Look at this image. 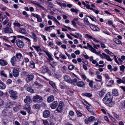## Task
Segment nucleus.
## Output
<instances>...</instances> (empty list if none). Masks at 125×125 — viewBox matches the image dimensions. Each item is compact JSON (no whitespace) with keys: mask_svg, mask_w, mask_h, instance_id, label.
Wrapping results in <instances>:
<instances>
[{"mask_svg":"<svg viewBox=\"0 0 125 125\" xmlns=\"http://www.w3.org/2000/svg\"><path fill=\"white\" fill-rule=\"evenodd\" d=\"M111 95L109 92L108 93L103 99V102L107 106L112 107L114 104V103L112 102Z\"/></svg>","mask_w":125,"mask_h":125,"instance_id":"obj_1","label":"nucleus"},{"mask_svg":"<svg viewBox=\"0 0 125 125\" xmlns=\"http://www.w3.org/2000/svg\"><path fill=\"white\" fill-rule=\"evenodd\" d=\"M11 24L10 22H8L6 25V27L4 28L3 31L5 33H10L12 32V30L11 28Z\"/></svg>","mask_w":125,"mask_h":125,"instance_id":"obj_2","label":"nucleus"},{"mask_svg":"<svg viewBox=\"0 0 125 125\" xmlns=\"http://www.w3.org/2000/svg\"><path fill=\"white\" fill-rule=\"evenodd\" d=\"M42 100L43 99L42 97L38 95H36L34 97L33 101L35 102L39 103L41 102Z\"/></svg>","mask_w":125,"mask_h":125,"instance_id":"obj_3","label":"nucleus"},{"mask_svg":"<svg viewBox=\"0 0 125 125\" xmlns=\"http://www.w3.org/2000/svg\"><path fill=\"white\" fill-rule=\"evenodd\" d=\"M15 43L18 47L21 48H23L24 43L22 41L19 39H18L16 41Z\"/></svg>","mask_w":125,"mask_h":125,"instance_id":"obj_4","label":"nucleus"},{"mask_svg":"<svg viewBox=\"0 0 125 125\" xmlns=\"http://www.w3.org/2000/svg\"><path fill=\"white\" fill-rule=\"evenodd\" d=\"M10 61L12 66H15L17 62V59L16 57L15 56H13L11 58Z\"/></svg>","mask_w":125,"mask_h":125,"instance_id":"obj_5","label":"nucleus"},{"mask_svg":"<svg viewBox=\"0 0 125 125\" xmlns=\"http://www.w3.org/2000/svg\"><path fill=\"white\" fill-rule=\"evenodd\" d=\"M50 112L48 110L44 111L43 113V115L44 118H46L49 117L50 115Z\"/></svg>","mask_w":125,"mask_h":125,"instance_id":"obj_6","label":"nucleus"},{"mask_svg":"<svg viewBox=\"0 0 125 125\" xmlns=\"http://www.w3.org/2000/svg\"><path fill=\"white\" fill-rule=\"evenodd\" d=\"M105 93V91L103 89L100 91H99L97 92V96L98 97L100 98H101L103 97Z\"/></svg>","mask_w":125,"mask_h":125,"instance_id":"obj_7","label":"nucleus"},{"mask_svg":"<svg viewBox=\"0 0 125 125\" xmlns=\"http://www.w3.org/2000/svg\"><path fill=\"white\" fill-rule=\"evenodd\" d=\"M16 58L20 61H22L23 59V56L22 54L20 52H17L15 56Z\"/></svg>","mask_w":125,"mask_h":125,"instance_id":"obj_8","label":"nucleus"},{"mask_svg":"<svg viewBox=\"0 0 125 125\" xmlns=\"http://www.w3.org/2000/svg\"><path fill=\"white\" fill-rule=\"evenodd\" d=\"M13 74L14 77H17L19 75V71L16 69H13Z\"/></svg>","mask_w":125,"mask_h":125,"instance_id":"obj_9","label":"nucleus"},{"mask_svg":"<svg viewBox=\"0 0 125 125\" xmlns=\"http://www.w3.org/2000/svg\"><path fill=\"white\" fill-rule=\"evenodd\" d=\"M89 26L94 31H99L100 30L99 28L95 25L91 24H90Z\"/></svg>","mask_w":125,"mask_h":125,"instance_id":"obj_10","label":"nucleus"},{"mask_svg":"<svg viewBox=\"0 0 125 125\" xmlns=\"http://www.w3.org/2000/svg\"><path fill=\"white\" fill-rule=\"evenodd\" d=\"M31 98L29 96H26V98L24 100V102L28 104H30L31 102Z\"/></svg>","mask_w":125,"mask_h":125,"instance_id":"obj_11","label":"nucleus"},{"mask_svg":"<svg viewBox=\"0 0 125 125\" xmlns=\"http://www.w3.org/2000/svg\"><path fill=\"white\" fill-rule=\"evenodd\" d=\"M58 105V103L57 101H54L50 105V107L52 109L56 108Z\"/></svg>","mask_w":125,"mask_h":125,"instance_id":"obj_12","label":"nucleus"},{"mask_svg":"<svg viewBox=\"0 0 125 125\" xmlns=\"http://www.w3.org/2000/svg\"><path fill=\"white\" fill-rule=\"evenodd\" d=\"M63 107V104L60 103L59 104L58 107L56 109V111L59 113H61Z\"/></svg>","mask_w":125,"mask_h":125,"instance_id":"obj_13","label":"nucleus"},{"mask_svg":"<svg viewBox=\"0 0 125 125\" xmlns=\"http://www.w3.org/2000/svg\"><path fill=\"white\" fill-rule=\"evenodd\" d=\"M31 2L33 4L36 5L39 8H41L42 9L44 10V8L41 5H40L39 3H38V2H37L36 1L31 0Z\"/></svg>","mask_w":125,"mask_h":125,"instance_id":"obj_14","label":"nucleus"},{"mask_svg":"<svg viewBox=\"0 0 125 125\" xmlns=\"http://www.w3.org/2000/svg\"><path fill=\"white\" fill-rule=\"evenodd\" d=\"M31 2L33 4L36 5L39 8H41L42 9L44 10V8L41 5H40L39 3H38V2H37L36 1L31 0Z\"/></svg>","mask_w":125,"mask_h":125,"instance_id":"obj_15","label":"nucleus"},{"mask_svg":"<svg viewBox=\"0 0 125 125\" xmlns=\"http://www.w3.org/2000/svg\"><path fill=\"white\" fill-rule=\"evenodd\" d=\"M64 78L66 81L68 83H70L71 82V79L70 77L68 75H64Z\"/></svg>","mask_w":125,"mask_h":125,"instance_id":"obj_16","label":"nucleus"},{"mask_svg":"<svg viewBox=\"0 0 125 125\" xmlns=\"http://www.w3.org/2000/svg\"><path fill=\"white\" fill-rule=\"evenodd\" d=\"M32 36L31 38L33 39L34 42H36L37 41V37L36 34L34 32H31Z\"/></svg>","mask_w":125,"mask_h":125,"instance_id":"obj_17","label":"nucleus"},{"mask_svg":"<svg viewBox=\"0 0 125 125\" xmlns=\"http://www.w3.org/2000/svg\"><path fill=\"white\" fill-rule=\"evenodd\" d=\"M119 106L122 109H125V100L122 101L120 102Z\"/></svg>","mask_w":125,"mask_h":125,"instance_id":"obj_18","label":"nucleus"},{"mask_svg":"<svg viewBox=\"0 0 125 125\" xmlns=\"http://www.w3.org/2000/svg\"><path fill=\"white\" fill-rule=\"evenodd\" d=\"M76 84L79 87H83L85 86V84L84 82L82 81H80L76 83Z\"/></svg>","mask_w":125,"mask_h":125,"instance_id":"obj_19","label":"nucleus"},{"mask_svg":"<svg viewBox=\"0 0 125 125\" xmlns=\"http://www.w3.org/2000/svg\"><path fill=\"white\" fill-rule=\"evenodd\" d=\"M7 62L5 60L2 59L0 60V64L2 66H5L7 64Z\"/></svg>","mask_w":125,"mask_h":125,"instance_id":"obj_20","label":"nucleus"},{"mask_svg":"<svg viewBox=\"0 0 125 125\" xmlns=\"http://www.w3.org/2000/svg\"><path fill=\"white\" fill-rule=\"evenodd\" d=\"M19 32L23 34H26L27 33L26 30L23 28H19Z\"/></svg>","mask_w":125,"mask_h":125,"instance_id":"obj_21","label":"nucleus"},{"mask_svg":"<svg viewBox=\"0 0 125 125\" xmlns=\"http://www.w3.org/2000/svg\"><path fill=\"white\" fill-rule=\"evenodd\" d=\"M54 99V96L53 95L50 96L47 98V101L49 103H50L53 101Z\"/></svg>","mask_w":125,"mask_h":125,"instance_id":"obj_22","label":"nucleus"},{"mask_svg":"<svg viewBox=\"0 0 125 125\" xmlns=\"http://www.w3.org/2000/svg\"><path fill=\"white\" fill-rule=\"evenodd\" d=\"M79 19L78 18H75L72 21V23L74 26L75 27L76 26V21H77Z\"/></svg>","mask_w":125,"mask_h":125,"instance_id":"obj_23","label":"nucleus"},{"mask_svg":"<svg viewBox=\"0 0 125 125\" xmlns=\"http://www.w3.org/2000/svg\"><path fill=\"white\" fill-rule=\"evenodd\" d=\"M83 22L86 25H89V26L90 24H91L89 21L88 19L86 17H85L83 19Z\"/></svg>","mask_w":125,"mask_h":125,"instance_id":"obj_24","label":"nucleus"},{"mask_svg":"<svg viewBox=\"0 0 125 125\" xmlns=\"http://www.w3.org/2000/svg\"><path fill=\"white\" fill-rule=\"evenodd\" d=\"M13 24L14 27H17L18 28H20L21 26H22L21 24L16 21L14 22L13 23Z\"/></svg>","mask_w":125,"mask_h":125,"instance_id":"obj_25","label":"nucleus"},{"mask_svg":"<svg viewBox=\"0 0 125 125\" xmlns=\"http://www.w3.org/2000/svg\"><path fill=\"white\" fill-rule=\"evenodd\" d=\"M58 64V63L55 62H52V64H50V65L52 66V67L54 68V69L53 71V72H55V66H56Z\"/></svg>","mask_w":125,"mask_h":125,"instance_id":"obj_26","label":"nucleus"},{"mask_svg":"<svg viewBox=\"0 0 125 125\" xmlns=\"http://www.w3.org/2000/svg\"><path fill=\"white\" fill-rule=\"evenodd\" d=\"M112 93L113 95L115 96H117L118 95V91L116 89H115L112 90Z\"/></svg>","mask_w":125,"mask_h":125,"instance_id":"obj_27","label":"nucleus"},{"mask_svg":"<svg viewBox=\"0 0 125 125\" xmlns=\"http://www.w3.org/2000/svg\"><path fill=\"white\" fill-rule=\"evenodd\" d=\"M46 55L48 56L50 59L51 60H53V59L52 57V55L51 54L48 52L45 51Z\"/></svg>","mask_w":125,"mask_h":125,"instance_id":"obj_28","label":"nucleus"},{"mask_svg":"<svg viewBox=\"0 0 125 125\" xmlns=\"http://www.w3.org/2000/svg\"><path fill=\"white\" fill-rule=\"evenodd\" d=\"M104 58L106 59L108 61L110 62L112 61V59H111L110 56L109 55L106 54V55H105L104 56Z\"/></svg>","mask_w":125,"mask_h":125,"instance_id":"obj_29","label":"nucleus"},{"mask_svg":"<svg viewBox=\"0 0 125 125\" xmlns=\"http://www.w3.org/2000/svg\"><path fill=\"white\" fill-rule=\"evenodd\" d=\"M30 64L28 66H29L31 68H35V63L32 61H31L30 62Z\"/></svg>","mask_w":125,"mask_h":125,"instance_id":"obj_30","label":"nucleus"},{"mask_svg":"<svg viewBox=\"0 0 125 125\" xmlns=\"http://www.w3.org/2000/svg\"><path fill=\"white\" fill-rule=\"evenodd\" d=\"M47 3L48 4L47 8L48 10H50V9L49 8V7L51 8H52L54 6V5L52 2H48Z\"/></svg>","mask_w":125,"mask_h":125,"instance_id":"obj_31","label":"nucleus"},{"mask_svg":"<svg viewBox=\"0 0 125 125\" xmlns=\"http://www.w3.org/2000/svg\"><path fill=\"white\" fill-rule=\"evenodd\" d=\"M32 47L34 48L35 50L38 52H39V50H42L40 48V46H35L33 45L32 46Z\"/></svg>","mask_w":125,"mask_h":125,"instance_id":"obj_32","label":"nucleus"},{"mask_svg":"<svg viewBox=\"0 0 125 125\" xmlns=\"http://www.w3.org/2000/svg\"><path fill=\"white\" fill-rule=\"evenodd\" d=\"M34 75L32 73L30 75H29L27 77L29 80L28 81L32 80L34 78Z\"/></svg>","mask_w":125,"mask_h":125,"instance_id":"obj_33","label":"nucleus"},{"mask_svg":"<svg viewBox=\"0 0 125 125\" xmlns=\"http://www.w3.org/2000/svg\"><path fill=\"white\" fill-rule=\"evenodd\" d=\"M49 69L48 67H44L42 70V72L43 73H44L48 71H49Z\"/></svg>","mask_w":125,"mask_h":125,"instance_id":"obj_34","label":"nucleus"},{"mask_svg":"<svg viewBox=\"0 0 125 125\" xmlns=\"http://www.w3.org/2000/svg\"><path fill=\"white\" fill-rule=\"evenodd\" d=\"M9 93L11 95H16L17 92L15 91L12 90H10L9 91Z\"/></svg>","mask_w":125,"mask_h":125,"instance_id":"obj_35","label":"nucleus"},{"mask_svg":"<svg viewBox=\"0 0 125 125\" xmlns=\"http://www.w3.org/2000/svg\"><path fill=\"white\" fill-rule=\"evenodd\" d=\"M49 83L53 88L55 89L56 88V87L55 86V84L53 82L51 81H50L49 82Z\"/></svg>","mask_w":125,"mask_h":125,"instance_id":"obj_36","label":"nucleus"},{"mask_svg":"<svg viewBox=\"0 0 125 125\" xmlns=\"http://www.w3.org/2000/svg\"><path fill=\"white\" fill-rule=\"evenodd\" d=\"M84 95L89 97H92V95L91 94L89 93H83Z\"/></svg>","mask_w":125,"mask_h":125,"instance_id":"obj_37","label":"nucleus"},{"mask_svg":"<svg viewBox=\"0 0 125 125\" xmlns=\"http://www.w3.org/2000/svg\"><path fill=\"white\" fill-rule=\"evenodd\" d=\"M87 16L92 21H94L95 22H96L97 20L92 15H91L90 16Z\"/></svg>","mask_w":125,"mask_h":125,"instance_id":"obj_38","label":"nucleus"},{"mask_svg":"<svg viewBox=\"0 0 125 125\" xmlns=\"http://www.w3.org/2000/svg\"><path fill=\"white\" fill-rule=\"evenodd\" d=\"M6 87L5 84L2 82L0 84V89H4Z\"/></svg>","mask_w":125,"mask_h":125,"instance_id":"obj_39","label":"nucleus"},{"mask_svg":"<svg viewBox=\"0 0 125 125\" xmlns=\"http://www.w3.org/2000/svg\"><path fill=\"white\" fill-rule=\"evenodd\" d=\"M90 50L91 52L96 54H97L98 55L99 54V53L97 52L96 50L93 48L92 47L91 48Z\"/></svg>","mask_w":125,"mask_h":125,"instance_id":"obj_40","label":"nucleus"},{"mask_svg":"<svg viewBox=\"0 0 125 125\" xmlns=\"http://www.w3.org/2000/svg\"><path fill=\"white\" fill-rule=\"evenodd\" d=\"M33 108L34 109H38L40 108V106L38 104H35L33 106Z\"/></svg>","mask_w":125,"mask_h":125,"instance_id":"obj_41","label":"nucleus"},{"mask_svg":"<svg viewBox=\"0 0 125 125\" xmlns=\"http://www.w3.org/2000/svg\"><path fill=\"white\" fill-rule=\"evenodd\" d=\"M105 52L108 54L112 56H114V54L111 52L110 51L106 49L105 50Z\"/></svg>","mask_w":125,"mask_h":125,"instance_id":"obj_42","label":"nucleus"},{"mask_svg":"<svg viewBox=\"0 0 125 125\" xmlns=\"http://www.w3.org/2000/svg\"><path fill=\"white\" fill-rule=\"evenodd\" d=\"M10 97L11 99L13 100H15L17 99L18 98L17 96L16 95H11L10 96Z\"/></svg>","mask_w":125,"mask_h":125,"instance_id":"obj_43","label":"nucleus"},{"mask_svg":"<svg viewBox=\"0 0 125 125\" xmlns=\"http://www.w3.org/2000/svg\"><path fill=\"white\" fill-rule=\"evenodd\" d=\"M74 66L72 64H71L68 66V69L70 70H72L74 69Z\"/></svg>","mask_w":125,"mask_h":125,"instance_id":"obj_44","label":"nucleus"},{"mask_svg":"<svg viewBox=\"0 0 125 125\" xmlns=\"http://www.w3.org/2000/svg\"><path fill=\"white\" fill-rule=\"evenodd\" d=\"M82 103L84 104L87 107H89L90 105L88 103V102L85 101H83Z\"/></svg>","mask_w":125,"mask_h":125,"instance_id":"obj_45","label":"nucleus"},{"mask_svg":"<svg viewBox=\"0 0 125 125\" xmlns=\"http://www.w3.org/2000/svg\"><path fill=\"white\" fill-rule=\"evenodd\" d=\"M27 91L31 93H33L34 92V90L30 87L27 88Z\"/></svg>","mask_w":125,"mask_h":125,"instance_id":"obj_46","label":"nucleus"},{"mask_svg":"<svg viewBox=\"0 0 125 125\" xmlns=\"http://www.w3.org/2000/svg\"><path fill=\"white\" fill-rule=\"evenodd\" d=\"M116 78L118 79L116 80V82L117 83L119 84H120L121 83H123V79L122 80L121 79L118 77H117Z\"/></svg>","mask_w":125,"mask_h":125,"instance_id":"obj_47","label":"nucleus"},{"mask_svg":"<svg viewBox=\"0 0 125 125\" xmlns=\"http://www.w3.org/2000/svg\"><path fill=\"white\" fill-rule=\"evenodd\" d=\"M76 112L77 115L78 117H80L82 116V114L79 112L78 111L76 110Z\"/></svg>","mask_w":125,"mask_h":125,"instance_id":"obj_48","label":"nucleus"},{"mask_svg":"<svg viewBox=\"0 0 125 125\" xmlns=\"http://www.w3.org/2000/svg\"><path fill=\"white\" fill-rule=\"evenodd\" d=\"M90 121L91 122L93 121L95 119V117L93 116H91L88 118Z\"/></svg>","mask_w":125,"mask_h":125,"instance_id":"obj_49","label":"nucleus"},{"mask_svg":"<svg viewBox=\"0 0 125 125\" xmlns=\"http://www.w3.org/2000/svg\"><path fill=\"white\" fill-rule=\"evenodd\" d=\"M28 104H27L25 105V107H24V108L26 110H27V111L31 108L30 106Z\"/></svg>","mask_w":125,"mask_h":125,"instance_id":"obj_50","label":"nucleus"},{"mask_svg":"<svg viewBox=\"0 0 125 125\" xmlns=\"http://www.w3.org/2000/svg\"><path fill=\"white\" fill-rule=\"evenodd\" d=\"M37 18V21L38 22H42V19L40 17V15Z\"/></svg>","mask_w":125,"mask_h":125,"instance_id":"obj_51","label":"nucleus"},{"mask_svg":"<svg viewBox=\"0 0 125 125\" xmlns=\"http://www.w3.org/2000/svg\"><path fill=\"white\" fill-rule=\"evenodd\" d=\"M23 38H24V39L26 40H27V41L28 42H29L28 43V44H31V40L29 39L27 37H24V36H22Z\"/></svg>","mask_w":125,"mask_h":125,"instance_id":"obj_52","label":"nucleus"},{"mask_svg":"<svg viewBox=\"0 0 125 125\" xmlns=\"http://www.w3.org/2000/svg\"><path fill=\"white\" fill-rule=\"evenodd\" d=\"M110 118L111 119V120L113 121L115 123H116L117 122V121L114 118H113L112 116L110 115H109Z\"/></svg>","mask_w":125,"mask_h":125,"instance_id":"obj_53","label":"nucleus"},{"mask_svg":"<svg viewBox=\"0 0 125 125\" xmlns=\"http://www.w3.org/2000/svg\"><path fill=\"white\" fill-rule=\"evenodd\" d=\"M70 10L72 12L76 13H77L79 11L78 10L74 8H71Z\"/></svg>","mask_w":125,"mask_h":125,"instance_id":"obj_54","label":"nucleus"},{"mask_svg":"<svg viewBox=\"0 0 125 125\" xmlns=\"http://www.w3.org/2000/svg\"><path fill=\"white\" fill-rule=\"evenodd\" d=\"M9 21V19H8L7 17L6 20L3 22V24L4 25H5V24H7V23Z\"/></svg>","mask_w":125,"mask_h":125,"instance_id":"obj_55","label":"nucleus"},{"mask_svg":"<svg viewBox=\"0 0 125 125\" xmlns=\"http://www.w3.org/2000/svg\"><path fill=\"white\" fill-rule=\"evenodd\" d=\"M94 83V81L92 80L90 81V82L89 83V85L91 87H93V84Z\"/></svg>","mask_w":125,"mask_h":125,"instance_id":"obj_56","label":"nucleus"},{"mask_svg":"<svg viewBox=\"0 0 125 125\" xmlns=\"http://www.w3.org/2000/svg\"><path fill=\"white\" fill-rule=\"evenodd\" d=\"M85 37L88 39H92V37L90 35H89L88 34H86L85 35Z\"/></svg>","mask_w":125,"mask_h":125,"instance_id":"obj_57","label":"nucleus"},{"mask_svg":"<svg viewBox=\"0 0 125 125\" xmlns=\"http://www.w3.org/2000/svg\"><path fill=\"white\" fill-rule=\"evenodd\" d=\"M120 71H124V69H125V66L124 65H122L120 66Z\"/></svg>","mask_w":125,"mask_h":125,"instance_id":"obj_58","label":"nucleus"},{"mask_svg":"<svg viewBox=\"0 0 125 125\" xmlns=\"http://www.w3.org/2000/svg\"><path fill=\"white\" fill-rule=\"evenodd\" d=\"M69 114L71 116H74V113L72 111H70L69 113Z\"/></svg>","mask_w":125,"mask_h":125,"instance_id":"obj_59","label":"nucleus"},{"mask_svg":"<svg viewBox=\"0 0 125 125\" xmlns=\"http://www.w3.org/2000/svg\"><path fill=\"white\" fill-rule=\"evenodd\" d=\"M33 52H30L27 53V54L29 55L31 58H32L33 56Z\"/></svg>","mask_w":125,"mask_h":125,"instance_id":"obj_60","label":"nucleus"},{"mask_svg":"<svg viewBox=\"0 0 125 125\" xmlns=\"http://www.w3.org/2000/svg\"><path fill=\"white\" fill-rule=\"evenodd\" d=\"M85 123L86 124H88L91 122L88 118L85 119L84 120Z\"/></svg>","mask_w":125,"mask_h":125,"instance_id":"obj_61","label":"nucleus"},{"mask_svg":"<svg viewBox=\"0 0 125 125\" xmlns=\"http://www.w3.org/2000/svg\"><path fill=\"white\" fill-rule=\"evenodd\" d=\"M77 78H75L73 80H71L72 82L71 83H75L77 81Z\"/></svg>","mask_w":125,"mask_h":125,"instance_id":"obj_62","label":"nucleus"},{"mask_svg":"<svg viewBox=\"0 0 125 125\" xmlns=\"http://www.w3.org/2000/svg\"><path fill=\"white\" fill-rule=\"evenodd\" d=\"M31 15L34 17H36V18H37L38 17L39 15L38 14H35L33 13H32Z\"/></svg>","mask_w":125,"mask_h":125,"instance_id":"obj_63","label":"nucleus"},{"mask_svg":"<svg viewBox=\"0 0 125 125\" xmlns=\"http://www.w3.org/2000/svg\"><path fill=\"white\" fill-rule=\"evenodd\" d=\"M48 18L49 19L53 20L55 18L53 16H51L50 15H48L47 16Z\"/></svg>","mask_w":125,"mask_h":125,"instance_id":"obj_64","label":"nucleus"}]
</instances>
